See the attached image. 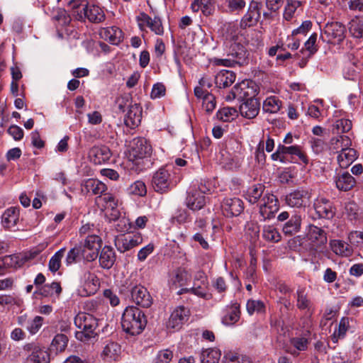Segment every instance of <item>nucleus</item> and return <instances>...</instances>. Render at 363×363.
Segmentation results:
<instances>
[{
	"label": "nucleus",
	"mask_w": 363,
	"mask_h": 363,
	"mask_svg": "<svg viewBox=\"0 0 363 363\" xmlns=\"http://www.w3.org/2000/svg\"><path fill=\"white\" fill-rule=\"evenodd\" d=\"M115 246L120 252H125L143 242V237L140 233H125L121 234L115 238Z\"/></svg>",
	"instance_id": "obj_9"
},
{
	"label": "nucleus",
	"mask_w": 363,
	"mask_h": 363,
	"mask_svg": "<svg viewBox=\"0 0 363 363\" xmlns=\"http://www.w3.org/2000/svg\"><path fill=\"white\" fill-rule=\"evenodd\" d=\"M349 32L357 38H363V17H356L349 23Z\"/></svg>",
	"instance_id": "obj_39"
},
{
	"label": "nucleus",
	"mask_w": 363,
	"mask_h": 363,
	"mask_svg": "<svg viewBox=\"0 0 363 363\" xmlns=\"http://www.w3.org/2000/svg\"><path fill=\"white\" fill-rule=\"evenodd\" d=\"M120 293L130 297L133 302L143 308H148L152 303V298L147 289L143 285L127 279L120 287Z\"/></svg>",
	"instance_id": "obj_3"
},
{
	"label": "nucleus",
	"mask_w": 363,
	"mask_h": 363,
	"mask_svg": "<svg viewBox=\"0 0 363 363\" xmlns=\"http://www.w3.org/2000/svg\"><path fill=\"white\" fill-rule=\"evenodd\" d=\"M8 133L11 135L15 140H20L23 137V130L18 125H11L8 129Z\"/></svg>",
	"instance_id": "obj_60"
},
{
	"label": "nucleus",
	"mask_w": 363,
	"mask_h": 363,
	"mask_svg": "<svg viewBox=\"0 0 363 363\" xmlns=\"http://www.w3.org/2000/svg\"><path fill=\"white\" fill-rule=\"evenodd\" d=\"M306 238L317 247L324 246L328 242L327 233L325 230L313 224L307 226Z\"/></svg>",
	"instance_id": "obj_14"
},
{
	"label": "nucleus",
	"mask_w": 363,
	"mask_h": 363,
	"mask_svg": "<svg viewBox=\"0 0 363 363\" xmlns=\"http://www.w3.org/2000/svg\"><path fill=\"white\" fill-rule=\"evenodd\" d=\"M121 353V347L115 342H108L101 352V357L105 361H116Z\"/></svg>",
	"instance_id": "obj_24"
},
{
	"label": "nucleus",
	"mask_w": 363,
	"mask_h": 363,
	"mask_svg": "<svg viewBox=\"0 0 363 363\" xmlns=\"http://www.w3.org/2000/svg\"><path fill=\"white\" fill-rule=\"evenodd\" d=\"M193 239L199 242L201 246L203 249H208L209 245L208 243L206 241L207 239V233L206 231L203 230L201 233H196L194 236Z\"/></svg>",
	"instance_id": "obj_64"
},
{
	"label": "nucleus",
	"mask_w": 363,
	"mask_h": 363,
	"mask_svg": "<svg viewBox=\"0 0 363 363\" xmlns=\"http://www.w3.org/2000/svg\"><path fill=\"white\" fill-rule=\"evenodd\" d=\"M260 103L255 96L242 102L239 107L241 116L249 119L255 118L258 115Z\"/></svg>",
	"instance_id": "obj_16"
},
{
	"label": "nucleus",
	"mask_w": 363,
	"mask_h": 363,
	"mask_svg": "<svg viewBox=\"0 0 363 363\" xmlns=\"http://www.w3.org/2000/svg\"><path fill=\"white\" fill-rule=\"evenodd\" d=\"M228 44L227 57L225 59H216V65L225 67L247 65L249 62V52L241 43L240 37L238 35L233 36Z\"/></svg>",
	"instance_id": "obj_1"
},
{
	"label": "nucleus",
	"mask_w": 363,
	"mask_h": 363,
	"mask_svg": "<svg viewBox=\"0 0 363 363\" xmlns=\"http://www.w3.org/2000/svg\"><path fill=\"white\" fill-rule=\"evenodd\" d=\"M291 344L298 351H304L307 349L308 341L305 337H294L291 340Z\"/></svg>",
	"instance_id": "obj_57"
},
{
	"label": "nucleus",
	"mask_w": 363,
	"mask_h": 363,
	"mask_svg": "<svg viewBox=\"0 0 363 363\" xmlns=\"http://www.w3.org/2000/svg\"><path fill=\"white\" fill-rule=\"evenodd\" d=\"M259 213L263 220L270 219L279 210V200L272 194L266 193L261 200Z\"/></svg>",
	"instance_id": "obj_11"
},
{
	"label": "nucleus",
	"mask_w": 363,
	"mask_h": 363,
	"mask_svg": "<svg viewBox=\"0 0 363 363\" xmlns=\"http://www.w3.org/2000/svg\"><path fill=\"white\" fill-rule=\"evenodd\" d=\"M349 328V319L348 318H342L339 323L338 330L335 331L333 335L334 342H337L339 338H343Z\"/></svg>",
	"instance_id": "obj_47"
},
{
	"label": "nucleus",
	"mask_w": 363,
	"mask_h": 363,
	"mask_svg": "<svg viewBox=\"0 0 363 363\" xmlns=\"http://www.w3.org/2000/svg\"><path fill=\"white\" fill-rule=\"evenodd\" d=\"M155 249V245L152 243H149L145 247L140 249L138 253V260L143 262L146 259L147 256L150 255Z\"/></svg>",
	"instance_id": "obj_59"
},
{
	"label": "nucleus",
	"mask_w": 363,
	"mask_h": 363,
	"mask_svg": "<svg viewBox=\"0 0 363 363\" xmlns=\"http://www.w3.org/2000/svg\"><path fill=\"white\" fill-rule=\"evenodd\" d=\"M74 324L80 330L75 333V337L87 342L97 335L98 320L91 314L79 313L74 318Z\"/></svg>",
	"instance_id": "obj_4"
},
{
	"label": "nucleus",
	"mask_w": 363,
	"mask_h": 363,
	"mask_svg": "<svg viewBox=\"0 0 363 363\" xmlns=\"http://www.w3.org/2000/svg\"><path fill=\"white\" fill-rule=\"evenodd\" d=\"M346 28L345 26L337 21H333L325 24L321 38L328 43H340L345 38Z\"/></svg>",
	"instance_id": "obj_7"
},
{
	"label": "nucleus",
	"mask_w": 363,
	"mask_h": 363,
	"mask_svg": "<svg viewBox=\"0 0 363 363\" xmlns=\"http://www.w3.org/2000/svg\"><path fill=\"white\" fill-rule=\"evenodd\" d=\"M262 238L268 242H278L281 236L273 225H264L262 230Z\"/></svg>",
	"instance_id": "obj_40"
},
{
	"label": "nucleus",
	"mask_w": 363,
	"mask_h": 363,
	"mask_svg": "<svg viewBox=\"0 0 363 363\" xmlns=\"http://www.w3.org/2000/svg\"><path fill=\"white\" fill-rule=\"evenodd\" d=\"M303 2L301 0H287V4L284 12V18L286 21L291 20L297 8L301 6Z\"/></svg>",
	"instance_id": "obj_44"
},
{
	"label": "nucleus",
	"mask_w": 363,
	"mask_h": 363,
	"mask_svg": "<svg viewBox=\"0 0 363 363\" xmlns=\"http://www.w3.org/2000/svg\"><path fill=\"white\" fill-rule=\"evenodd\" d=\"M314 208L319 218L332 219L335 211L330 201L325 198H320L314 203Z\"/></svg>",
	"instance_id": "obj_17"
},
{
	"label": "nucleus",
	"mask_w": 363,
	"mask_h": 363,
	"mask_svg": "<svg viewBox=\"0 0 363 363\" xmlns=\"http://www.w3.org/2000/svg\"><path fill=\"white\" fill-rule=\"evenodd\" d=\"M165 86L161 84L157 83L155 84L152 87V91H151V98L152 99H157L160 98L165 94Z\"/></svg>",
	"instance_id": "obj_61"
},
{
	"label": "nucleus",
	"mask_w": 363,
	"mask_h": 363,
	"mask_svg": "<svg viewBox=\"0 0 363 363\" xmlns=\"http://www.w3.org/2000/svg\"><path fill=\"white\" fill-rule=\"evenodd\" d=\"M65 248H62L55 253L50 258L48 264L49 269L52 272H56L61 266V259L64 257Z\"/></svg>",
	"instance_id": "obj_45"
},
{
	"label": "nucleus",
	"mask_w": 363,
	"mask_h": 363,
	"mask_svg": "<svg viewBox=\"0 0 363 363\" xmlns=\"http://www.w3.org/2000/svg\"><path fill=\"white\" fill-rule=\"evenodd\" d=\"M223 214L227 217L239 216L244 210L243 202L238 198H226L221 205Z\"/></svg>",
	"instance_id": "obj_15"
},
{
	"label": "nucleus",
	"mask_w": 363,
	"mask_h": 363,
	"mask_svg": "<svg viewBox=\"0 0 363 363\" xmlns=\"http://www.w3.org/2000/svg\"><path fill=\"white\" fill-rule=\"evenodd\" d=\"M237 116L238 111L233 107H224L216 113L217 118L224 122L233 121Z\"/></svg>",
	"instance_id": "obj_42"
},
{
	"label": "nucleus",
	"mask_w": 363,
	"mask_h": 363,
	"mask_svg": "<svg viewBox=\"0 0 363 363\" xmlns=\"http://www.w3.org/2000/svg\"><path fill=\"white\" fill-rule=\"evenodd\" d=\"M173 357V352L169 350H160L153 360V363H169Z\"/></svg>",
	"instance_id": "obj_52"
},
{
	"label": "nucleus",
	"mask_w": 363,
	"mask_h": 363,
	"mask_svg": "<svg viewBox=\"0 0 363 363\" xmlns=\"http://www.w3.org/2000/svg\"><path fill=\"white\" fill-rule=\"evenodd\" d=\"M357 158V152L353 148H343L337 156V162L341 168H347Z\"/></svg>",
	"instance_id": "obj_31"
},
{
	"label": "nucleus",
	"mask_w": 363,
	"mask_h": 363,
	"mask_svg": "<svg viewBox=\"0 0 363 363\" xmlns=\"http://www.w3.org/2000/svg\"><path fill=\"white\" fill-rule=\"evenodd\" d=\"M246 307L248 313L252 315L255 312H262L264 308V305L261 301L249 300L247 303Z\"/></svg>",
	"instance_id": "obj_53"
},
{
	"label": "nucleus",
	"mask_w": 363,
	"mask_h": 363,
	"mask_svg": "<svg viewBox=\"0 0 363 363\" xmlns=\"http://www.w3.org/2000/svg\"><path fill=\"white\" fill-rule=\"evenodd\" d=\"M54 291L57 295H59L62 291V288L58 282H52L50 284H45L41 286L33 293V296L36 298H38V296L47 297L52 296Z\"/></svg>",
	"instance_id": "obj_32"
},
{
	"label": "nucleus",
	"mask_w": 363,
	"mask_h": 363,
	"mask_svg": "<svg viewBox=\"0 0 363 363\" xmlns=\"http://www.w3.org/2000/svg\"><path fill=\"white\" fill-rule=\"evenodd\" d=\"M258 22L255 18H253L250 13H247L242 17L240 21V27L243 29L247 27H251L257 24Z\"/></svg>",
	"instance_id": "obj_62"
},
{
	"label": "nucleus",
	"mask_w": 363,
	"mask_h": 363,
	"mask_svg": "<svg viewBox=\"0 0 363 363\" xmlns=\"http://www.w3.org/2000/svg\"><path fill=\"white\" fill-rule=\"evenodd\" d=\"M345 210V213L350 220H356L359 215V206L353 201L346 203Z\"/></svg>",
	"instance_id": "obj_50"
},
{
	"label": "nucleus",
	"mask_w": 363,
	"mask_h": 363,
	"mask_svg": "<svg viewBox=\"0 0 363 363\" xmlns=\"http://www.w3.org/2000/svg\"><path fill=\"white\" fill-rule=\"evenodd\" d=\"M83 6L84 16L88 20L94 23H99L105 20V13L104 11L98 6L86 4Z\"/></svg>",
	"instance_id": "obj_20"
},
{
	"label": "nucleus",
	"mask_w": 363,
	"mask_h": 363,
	"mask_svg": "<svg viewBox=\"0 0 363 363\" xmlns=\"http://www.w3.org/2000/svg\"><path fill=\"white\" fill-rule=\"evenodd\" d=\"M102 243L101 238L95 234L88 235L86 238L82 247L88 248L92 250H97L100 249Z\"/></svg>",
	"instance_id": "obj_43"
},
{
	"label": "nucleus",
	"mask_w": 363,
	"mask_h": 363,
	"mask_svg": "<svg viewBox=\"0 0 363 363\" xmlns=\"http://www.w3.org/2000/svg\"><path fill=\"white\" fill-rule=\"evenodd\" d=\"M128 191L130 194L139 196H144L147 194L146 186L142 181L135 182L130 186Z\"/></svg>",
	"instance_id": "obj_48"
},
{
	"label": "nucleus",
	"mask_w": 363,
	"mask_h": 363,
	"mask_svg": "<svg viewBox=\"0 0 363 363\" xmlns=\"http://www.w3.org/2000/svg\"><path fill=\"white\" fill-rule=\"evenodd\" d=\"M302 218L299 214H294L291 218L284 225L283 233L286 235L291 236L299 232L301 226Z\"/></svg>",
	"instance_id": "obj_30"
},
{
	"label": "nucleus",
	"mask_w": 363,
	"mask_h": 363,
	"mask_svg": "<svg viewBox=\"0 0 363 363\" xmlns=\"http://www.w3.org/2000/svg\"><path fill=\"white\" fill-rule=\"evenodd\" d=\"M311 196L305 189H296L285 196V203L291 208H305L309 203Z\"/></svg>",
	"instance_id": "obj_13"
},
{
	"label": "nucleus",
	"mask_w": 363,
	"mask_h": 363,
	"mask_svg": "<svg viewBox=\"0 0 363 363\" xmlns=\"http://www.w3.org/2000/svg\"><path fill=\"white\" fill-rule=\"evenodd\" d=\"M257 94L258 86L253 81L243 80L233 86L230 94L226 96V100L238 99L240 102H243L250 99V98L256 96Z\"/></svg>",
	"instance_id": "obj_6"
},
{
	"label": "nucleus",
	"mask_w": 363,
	"mask_h": 363,
	"mask_svg": "<svg viewBox=\"0 0 363 363\" xmlns=\"http://www.w3.org/2000/svg\"><path fill=\"white\" fill-rule=\"evenodd\" d=\"M282 106V102L277 96H269L263 103L262 109L269 113H277Z\"/></svg>",
	"instance_id": "obj_33"
},
{
	"label": "nucleus",
	"mask_w": 363,
	"mask_h": 363,
	"mask_svg": "<svg viewBox=\"0 0 363 363\" xmlns=\"http://www.w3.org/2000/svg\"><path fill=\"white\" fill-rule=\"evenodd\" d=\"M111 156V150L106 145L94 146L89 152V157L91 162L96 164H101L108 161Z\"/></svg>",
	"instance_id": "obj_19"
},
{
	"label": "nucleus",
	"mask_w": 363,
	"mask_h": 363,
	"mask_svg": "<svg viewBox=\"0 0 363 363\" xmlns=\"http://www.w3.org/2000/svg\"><path fill=\"white\" fill-rule=\"evenodd\" d=\"M240 306L234 303L223 317L222 323L224 325H230L235 323L240 318Z\"/></svg>",
	"instance_id": "obj_38"
},
{
	"label": "nucleus",
	"mask_w": 363,
	"mask_h": 363,
	"mask_svg": "<svg viewBox=\"0 0 363 363\" xmlns=\"http://www.w3.org/2000/svg\"><path fill=\"white\" fill-rule=\"evenodd\" d=\"M188 311L183 306L178 307L171 314L168 321V327L172 328H179L186 320Z\"/></svg>",
	"instance_id": "obj_27"
},
{
	"label": "nucleus",
	"mask_w": 363,
	"mask_h": 363,
	"mask_svg": "<svg viewBox=\"0 0 363 363\" xmlns=\"http://www.w3.org/2000/svg\"><path fill=\"white\" fill-rule=\"evenodd\" d=\"M335 184L338 189L347 191L354 186L356 181L349 172H343L336 177Z\"/></svg>",
	"instance_id": "obj_28"
},
{
	"label": "nucleus",
	"mask_w": 363,
	"mask_h": 363,
	"mask_svg": "<svg viewBox=\"0 0 363 363\" xmlns=\"http://www.w3.org/2000/svg\"><path fill=\"white\" fill-rule=\"evenodd\" d=\"M48 353L39 347L34 346L31 354L28 357L30 363H48Z\"/></svg>",
	"instance_id": "obj_37"
},
{
	"label": "nucleus",
	"mask_w": 363,
	"mask_h": 363,
	"mask_svg": "<svg viewBox=\"0 0 363 363\" xmlns=\"http://www.w3.org/2000/svg\"><path fill=\"white\" fill-rule=\"evenodd\" d=\"M311 148L315 154H320L324 151L326 147L325 143L320 138H313L311 140Z\"/></svg>",
	"instance_id": "obj_58"
},
{
	"label": "nucleus",
	"mask_w": 363,
	"mask_h": 363,
	"mask_svg": "<svg viewBox=\"0 0 363 363\" xmlns=\"http://www.w3.org/2000/svg\"><path fill=\"white\" fill-rule=\"evenodd\" d=\"M330 247L335 255L342 257H350L353 253L352 247L342 240H331Z\"/></svg>",
	"instance_id": "obj_22"
},
{
	"label": "nucleus",
	"mask_w": 363,
	"mask_h": 363,
	"mask_svg": "<svg viewBox=\"0 0 363 363\" xmlns=\"http://www.w3.org/2000/svg\"><path fill=\"white\" fill-rule=\"evenodd\" d=\"M221 352L218 349L209 348L203 350L201 354V363H218Z\"/></svg>",
	"instance_id": "obj_36"
},
{
	"label": "nucleus",
	"mask_w": 363,
	"mask_h": 363,
	"mask_svg": "<svg viewBox=\"0 0 363 363\" xmlns=\"http://www.w3.org/2000/svg\"><path fill=\"white\" fill-rule=\"evenodd\" d=\"M83 186V191L93 195L100 196L108 194L106 185L98 179H89L85 181Z\"/></svg>",
	"instance_id": "obj_23"
},
{
	"label": "nucleus",
	"mask_w": 363,
	"mask_h": 363,
	"mask_svg": "<svg viewBox=\"0 0 363 363\" xmlns=\"http://www.w3.org/2000/svg\"><path fill=\"white\" fill-rule=\"evenodd\" d=\"M19 219V209L11 207L6 210L1 216V223L4 228L10 229L17 224Z\"/></svg>",
	"instance_id": "obj_26"
},
{
	"label": "nucleus",
	"mask_w": 363,
	"mask_h": 363,
	"mask_svg": "<svg viewBox=\"0 0 363 363\" xmlns=\"http://www.w3.org/2000/svg\"><path fill=\"white\" fill-rule=\"evenodd\" d=\"M235 74L230 70H221L215 77V84L220 89H225L231 86L235 80Z\"/></svg>",
	"instance_id": "obj_25"
},
{
	"label": "nucleus",
	"mask_w": 363,
	"mask_h": 363,
	"mask_svg": "<svg viewBox=\"0 0 363 363\" xmlns=\"http://www.w3.org/2000/svg\"><path fill=\"white\" fill-rule=\"evenodd\" d=\"M352 128V122L349 119H339L337 120L333 125V130H337V133H347Z\"/></svg>",
	"instance_id": "obj_49"
},
{
	"label": "nucleus",
	"mask_w": 363,
	"mask_h": 363,
	"mask_svg": "<svg viewBox=\"0 0 363 363\" xmlns=\"http://www.w3.org/2000/svg\"><path fill=\"white\" fill-rule=\"evenodd\" d=\"M228 6L230 11H239L245 6V1L244 0H228Z\"/></svg>",
	"instance_id": "obj_63"
},
{
	"label": "nucleus",
	"mask_w": 363,
	"mask_h": 363,
	"mask_svg": "<svg viewBox=\"0 0 363 363\" xmlns=\"http://www.w3.org/2000/svg\"><path fill=\"white\" fill-rule=\"evenodd\" d=\"M43 323V318L41 316H35L33 320L28 321L27 330L30 334H35L41 328Z\"/></svg>",
	"instance_id": "obj_51"
},
{
	"label": "nucleus",
	"mask_w": 363,
	"mask_h": 363,
	"mask_svg": "<svg viewBox=\"0 0 363 363\" xmlns=\"http://www.w3.org/2000/svg\"><path fill=\"white\" fill-rule=\"evenodd\" d=\"M142 107L138 104L130 103L128 113L125 117V125L130 128L138 126L142 120Z\"/></svg>",
	"instance_id": "obj_18"
},
{
	"label": "nucleus",
	"mask_w": 363,
	"mask_h": 363,
	"mask_svg": "<svg viewBox=\"0 0 363 363\" xmlns=\"http://www.w3.org/2000/svg\"><path fill=\"white\" fill-rule=\"evenodd\" d=\"M172 184L170 173L165 168L159 169L152 176V186L156 192L166 193L170 190Z\"/></svg>",
	"instance_id": "obj_10"
},
{
	"label": "nucleus",
	"mask_w": 363,
	"mask_h": 363,
	"mask_svg": "<svg viewBox=\"0 0 363 363\" xmlns=\"http://www.w3.org/2000/svg\"><path fill=\"white\" fill-rule=\"evenodd\" d=\"M296 306L301 311L311 312L313 311V303L304 288H299L296 291Z\"/></svg>",
	"instance_id": "obj_29"
},
{
	"label": "nucleus",
	"mask_w": 363,
	"mask_h": 363,
	"mask_svg": "<svg viewBox=\"0 0 363 363\" xmlns=\"http://www.w3.org/2000/svg\"><path fill=\"white\" fill-rule=\"evenodd\" d=\"M68 337L65 335L57 334L52 341L50 350H55L56 353L63 352L66 349Z\"/></svg>",
	"instance_id": "obj_41"
},
{
	"label": "nucleus",
	"mask_w": 363,
	"mask_h": 363,
	"mask_svg": "<svg viewBox=\"0 0 363 363\" xmlns=\"http://www.w3.org/2000/svg\"><path fill=\"white\" fill-rule=\"evenodd\" d=\"M146 324V317L140 309L135 306H128L125 309L121 318V326L124 332L131 335H139Z\"/></svg>",
	"instance_id": "obj_2"
},
{
	"label": "nucleus",
	"mask_w": 363,
	"mask_h": 363,
	"mask_svg": "<svg viewBox=\"0 0 363 363\" xmlns=\"http://www.w3.org/2000/svg\"><path fill=\"white\" fill-rule=\"evenodd\" d=\"M216 98L213 94H207L203 100V108L208 113H211L216 108Z\"/></svg>",
	"instance_id": "obj_55"
},
{
	"label": "nucleus",
	"mask_w": 363,
	"mask_h": 363,
	"mask_svg": "<svg viewBox=\"0 0 363 363\" xmlns=\"http://www.w3.org/2000/svg\"><path fill=\"white\" fill-rule=\"evenodd\" d=\"M104 37L111 44L118 45L123 40V33L120 28L113 26L105 30Z\"/></svg>",
	"instance_id": "obj_34"
},
{
	"label": "nucleus",
	"mask_w": 363,
	"mask_h": 363,
	"mask_svg": "<svg viewBox=\"0 0 363 363\" xmlns=\"http://www.w3.org/2000/svg\"><path fill=\"white\" fill-rule=\"evenodd\" d=\"M262 4L259 2L252 1L250 4L247 13H250V15L255 18L256 20L259 21L260 18V10H261Z\"/></svg>",
	"instance_id": "obj_56"
},
{
	"label": "nucleus",
	"mask_w": 363,
	"mask_h": 363,
	"mask_svg": "<svg viewBox=\"0 0 363 363\" xmlns=\"http://www.w3.org/2000/svg\"><path fill=\"white\" fill-rule=\"evenodd\" d=\"M116 259L114 250L108 245H105L99 254V265L104 269H111L114 264Z\"/></svg>",
	"instance_id": "obj_21"
},
{
	"label": "nucleus",
	"mask_w": 363,
	"mask_h": 363,
	"mask_svg": "<svg viewBox=\"0 0 363 363\" xmlns=\"http://www.w3.org/2000/svg\"><path fill=\"white\" fill-rule=\"evenodd\" d=\"M265 186L262 184H257L247 189L246 199L251 203H255L264 193Z\"/></svg>",
	"instance_id": "obj_35"
},
{
	"label": "nucleus",
	"mask_w": 363,
	"mask_h": 363,
	"mask_svg": "<svg viewBox=\"0 0 363 363\" xmlns=\"http://www.w3.org/2000/svg\"><path fill=\"white\" fill-rule=\"evenodd\" d=\"M95 203L101 211H104L106 216L110 221H116L121 218L119 200L114 194L108 193L97 196L95 199Z\"/></svg>",
	"instance_id": "obj_5"
},
{
	"label": "nucleus",
	"mask_w": 363,
	"mask_h": 363,
	"mask_svg": "<svg viewBox=\"0 0 363 363\" xmlns=\"http://www.w3.org/2000/svg\"><path fill=\"white\" fill-rule=\"evenodd\" d=\"M151 152V146L145 138H136L132 141L129 157L130 160L142 159L150 156Z\"/></svg>",
	"instance_id": "obj_12"
},
{
	"label": "nucleus",
	"mask_w": 363,
	"mask_h": 363,
	"mask_svg": "<svg viewBox=\"0 0 363 363\" xmlns=\"http://www.w3.org/2000/svg\"><path fill=\"white\" fill-rule=\"evenodd\" d=\"M83 251L82 245H76L67 253L66 263L67 265L77 262L82 258Z\"/></svg>",
	"instance_id": "obj_46"
},
{
	"label": "nucleus",
	"mask_w": 363,
	"mask_h": 363,
	"mask_svg": "<svg viewBox=\"0 0 363 363\" xmlns=\"http://www.w3.org/2000/svg\"><path fill=\"white\" fill-rule=\"evenodd\" d=\"M317 40V34H312L308 40L305 43V49L307 52H308V57H311L313 54H315L317 50V46L315 45Z\"/></svg>",
	"instance_id": "obj_54"
},
{
	"label": "nucleus",
	"mask_w": 363,
	"mask_h": 363,
	"mask_svg": "<svg viewBox=\"0 0 363 363\" xmlns=\"http://www.w3.org/2000/svg\"><path fill=\"white\" fill-rule=\"evenodd\" d=\"M207 191H209V189L205 184H201L197 186H194L186 197L188 208L193 211L201 209L206 203L205 194Z\"/></svg>",
	"instance_id": "obj_8"
}]
</instances>
